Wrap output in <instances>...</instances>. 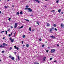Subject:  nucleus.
Returning <instances> with one entry per match:
<instances>
[{"mask_svg":"<svg viewBox=\"0 0 64 64\" xmlns=\"http://www.w3.org/2000/svg\"><path fill=\"white\" fill-rule=\"evenodd\" d=\"M10 40L11 41V42L12 43H13V42H14V39H12L11 38H10Z\"/></svg>","mask_w":64,"mask_h":64,"instance_id":"1","label":"nucleus"},{"mask_svg":"<svg viewBox=\"0 0 64 64\" xmlns=\"http://www.w3.org/2000/svg\"><path fill=\"white\" fill-rule=\"evenodd\" d=\"M55 51V50L51 49L50 52L51 53H54Z\"/></svg>","mask_w":64,"mask_h":64,"instance_id":"2","label":"nucleus"},{"mask_svg":"<svg viewBox=\"0 0 64 64\" xmlns=\"http://www.w3.org/2000/svg\"><path fill=\"white\" fill-rule=\"evenodd\" d=\"M28 10H28V12H32V10L30 8H28Z\"/></svg>","mask_w":64,"mask_h":64,"instance_id":"3","label":"nucleus"},{"mask_svg":"<svg viewBox=\"0 0 64 64\" xmlns=\"http://www.w3.org/2000/svg\"><path fill=\"white\" fill-rule=\"evenodd\" d=\"M17 23H15V25L14 26V28H16L17 27Z\"/></svg>","mask_w":64,"mask_h":64,"instance_id":"4","label":"nucleus"},{"mask_svg":"<svg viewBox=\"0 0 64 64\" xmlns=\"http://www.w3.org/2000/svg\"><path fill=\"white\" fill-rule=\"evenodd\" d=\"M3 46V45H1L0 46V47H2L1 48H6V47H5V46Z\"/></svg>","mask_w":64,"mask_h":64,"instance_id":"5","label":"nucleus"},{"mask_svg":"<svg viewBox=\"0 0 64 64\" xmlns=\"http://www.w3.org/2000/svg\"><path fill=\"white\" fill-rule=\"evenodd\" d=\"M60 26H61V28H64V25L62 24H61Z\"/></svg>","mask_w":64,"mask_h":64,"instance_id":"6","label":"nucleus"},{"mask_svg":"<svg viewBox=\"0 0 64 64\" xmlns=\"http://www.w3.org/2000/svg\"><path fill=\"white\" fill-rule=\"evenodd\" d=\"M50 37L52 39H55V36H50Z\"/></svg>","mask_w":64,"mask_h":64,"instance_id":"7","label":"nucleus"},{"mask_svg":"<svg viewBox=\"0 0 64 64\" xmlns=\"http://www.w3.org/2000/svg\"><path fill=\"white\" fill-rule=\"evenodd\" d=\"M11 59L12 60H14V57L12 56V58H11Z\"/></svg>","mask_w":64,"mask_h":64,"instance_id":"8","label":"nucleus"},{"mask_svg":"<svg viewBox=\"0 0 64 64\" xmlns=\"http://www.w3.org/2000/svg\"><path fill=\"white\" fill-rule=\"evenodd\" d=\"M34 1H36V2H38V3H40V1H38V0H34Z\"/></svg>","mask_w":64,"mask_h":64,"instance_id":"9","label":"nucleus"},{"mask_svg":"<svg viewBox=\"0 0 64 64\" xmlns=\"http://www.w3.org/2000/svg\"><path fill=\"white\" fill-rule=\"evenodd\" d=\"M45 59H46V57H44L43 58V60L44 61H45Z\"/></svg>","mask_w":64,"mask_h":64,"instance_id":"10","label":"nucleus"},{"mask_svg":"<svg viewBox=\"0 0 64 64\" xmlns=\"http://www.w3.org/2000/svg\"><path fill=\"white\" fill-rule=\"evenodd\" d=\"M49 25H50V24L48 23H47V26H49Z\"/></svg>","mask_w":64,"mask_h":64,"instance_id":"11","label":"nucleus"},{"mask_svg":"<svg viewBox=\"0 0 64 64\" xmlns=\"http://www.w3.org/2000/svg\"><path fill=\"white\" fill-rule=\"evenodd\" d=\"M23 27V26H21L20 28H18L19 29H21V28H22Z\"/></svg>","mask_w":64,"mask_h":64,"instance_id":"12","label":"nucleus"},{"mask_svg":"<svg viewBox=\"0 0 64 64\" xmlns=\"http://www.w3.org/2000/svg\"><path fill=\"white\" fill-rule=\"evenodd\" d=\"M26 47H29V44H26Z\"/></svg>","mask_w":64,"mask_h":64,"instance_id":"13","label":"nucleus"},{"mask_svg":"<svg viewBox=\"0 0 64 64\" xmlns=\"http://www.w3.org/2000/svg\"><path fill=\"white\" fill-rule=\"evenodd\" d=\"M58 12H59V13H60V12H61V9L58 10Z\"/></svg>","mask_w":64,"mask_h":64,"instance_id":"14","label":"nucleus"},{"mask_svg":"<svg viewBox=\"0 0 64 64\" xmlns=\"http://www.w3.org/2000/svg\"><path fill=\"white\" fill-rule=\"evenodd\" d=\"M19 14H20L19 12H17L16 13V15H19Z\"/></svg>","mask_w":64,"mask_h":64,"instance_id":"15","label":"nucleus"},{"mask_svg":"<svg viewBox=\"0 0 64 64\" xmlns=\"http://www.w3.org/2000/svg\"><path fill=\"white\" fill-rule=\"evenodd\" d=\"M51 29H52V30H54V28L53 27H52Z\"/></svg>","mask_w":64,"mask_h":64,"instance_id":"16","label":"nucleus"},{"mask_svg":"<svg viewBox=\"0 0 64 64\" xmlns=\"http://www.w3.org/2000/svg\"><path fill=\"white\" fill-rule=\"evenodd\" d=\"M8 7H10L9 6H4V8H8Z\"/></svg>","mask_w":64,"mask_h":64,"instance_id":"17","label":"nucleus"},{"mask_svg":"<svg viewBox=\"0 0 64 64\" xmlns=\"http://www.w3.org/2000/svg\"><path fill=\"white\" fill-rule=\"evenodd\" d=\"M52 28H51L50 30V32H52Z\"/></svg>","mask_w":64,"mask_h":64,"instance_id":"18","label":"nucleus"},{"mask_svg":"<svg viewBox=\"0 0 64 64\" xmlns=\"http://www.w3.org/2000/svg\"><path fill=\"white\" fill-rule=\"evenodd\" d=\"M37 62H35L34 63V64H39V63H37Z\"/></svg>","mask_w":64,"mask_h":64,"instance_id":"19","label":"nucleus"},{"mask_svg":"<svg viewBox=\"0 0 64 64\" xmlns=\"http://www.w3.org/2000/svg\"><path fill=\"white\" fill-rule=\"evenodd\" d=\"M24 20L26 21H27L28 22H29V20H27L26 19H24Z\"/></svg>","mask_w":64,"mask_h":64,"instance_id":"20","label":"nucleus"},{"mask_svg":"<svg viewBox=\"0 0 64 64\" xmlns=\"http://www.w3.org/2000/svg\"><path fill=\"white\" fill-rule=\"evenodd\" d=\"M36 24H38V25H39V23L38 22H36Z\"/></svg>","mask_w":64,"mask_h":64,"instance_id":"21","label":"nucleus"},{"mask_svg":"<svg viewBox=\"0 0 64 64\" xmlns=\"http://www.w3.org/2000/svg\"><path fill=\"white\" fill-rule=\"evenodd\" d=\"M29 30L30 31H31V28L30 27V28H29Z\"/></svg>","mask_w":64,"mask_h":64,"instance_id":"22","label":"nucleus"},{"mask_svg":"<svg viewBox=\"0 0 64 64\" xmlns=\"http://www.w3.org/2000/svg\"><path fill=\"white\" fill-rule=\"evenodd\" d=\"M20 14H23V12H20Z\"/></svg>","mask_w":64,"mask_h":64,"instance_id":"23","label":"nucleus"},{"mask_svg":"<svg viewBox=\"0 0 64 64\" xmlns=\"http://www.w3.org/2000/svg\"><path fill=\"white\" fill-rule=\"evenodd\" d=\"M17 47L16 46H14V49H16V48H17Z\"/></svg>","mask_w":64,"mask_h":64,"instance_id":"24","label":"nucleus"},{"mask_svg":"<svg viewBox=\"0 0 64 64\" xmlns=\"http://www.w3.org/2000/svg\"><path fill=\"white\" fill-rule=\"evenodd\" d=\"M6 44L5 43H4L2 44L3 46H5Z\"/></svg>","mask_w":64,"mask_h":64,"instance_id":"25","label":"nucleus"},{"mask_svg":"<svg viewBox=\"0 0 64 64\" xmlns=\"http://www.w3.org/2000/svg\"><path fill=\"white\" fill-rule=\"evenodd\" d=\"M18 60H20V58H19V56H18Z\"/></svg>","mask_w":64,"mask_h":64,"instance_id":"26","label":"nucleus"},{"mask_svg":"<svg viewBox=\"0 0 64 64\" xmlns=\"http://www.w3.org/2000/svg\"><path fill=\"white\" fill-rule=\"evenodd\" d=\"M5 32V31L4 30H3L1 32V33H3V32Z\"/></svg>","mask_w":64,"mask_h":64,"instance_id":"27","label":"nucleus"},{"mask_svg":"<svg viewBox=\"0 0 64 64\" xmlns=\"http://www.w3.org/2000/svg\"><path fill=\"white\" fill-rule=\"evenodd\" d=\"M59 2V0H56V2L57 3H58V2Z\"/></svg>","mask_w":64,"mask_h":64,"instance_id":"28","label":"nucleus"},{"mask_svg":"<svg viewBox=\"0 0 64 64\" xmlns=\"http://www.w3.org/2000/svg\"><path fill=\"white\" fill-rule=\"evenodd\" d=\"M26 36L25 35H24L22 36L23 38H25V37Z\"/></svg>","mask_w":64,"mask_h":64,"instance_id":"29","label":"nucleus"},{"mask_svg":"<svg viewBox=\"0 0 64 64\" xmlns=\"http://www.w3.org/2000/svg\"><path fill=\"white\" fill-rule=\"evenodd\" d=\"M26 8H28V7H29V6H26Z\"/></svg>","mask_w":64,"mask_h":64,"instance_id":"30","label":"nucleus"},{"mask_svg":"<svg viewBox=\"0 0 64 64\" xmlns=\"http://www.w3.org/2000/svg\"><path fill=\"white\" fill-rule=\"evenodd\" d=\"M56 24H54V27H56Z\"/></svg>","mask_w":64,"mask_h":64,"instance_id":"31","label":"nucleus"},{"mask_svg":"<svg viewBox=\"0 0 64 64\" xmlns=\"http://www.w3.org/2000/svg\"><path fill=\"white\" fill-rule=\"evenodd\" d=\"M44 44H43L42 46V47H44Z\"/></svg>","mask_w":64,"mask_h":64,"instance_id":"32","label":"nucleus"},{"mask_svg":"<svg viewBox=\"0 0 64 64\" xmlns=\"http://www.w3.org/2000/svg\"><path fill=\"white\" fill-rule=\"evenodd\" d=\"M29 8H25V10H28V9Z\"/></svg>","mask_w":64,"mask_h":64,"instance_id":"33","label":"nucleus"},{"mask_svg":"<svg viewBox=\"0 0 64 64\" xmlns=\"http://www.w3.org/2000/svg\"><path fill=\"white\" fill-rule=\"evenodd\" d=\"M16 49H17L18 50H19V48L18 47H17V48H16Z\"/></svg>","mask_w":64,"mask_h":64,"instance_id":"34","label":"nucleus"},{"mask_svg":"<svg viewBox=\"0 0 64 64\" xmlns=\"http://www.w3.org/2000/svg\"><path fill=\"white\" fill-rule=\"evenodd\" d=\"M6 35H7V31H6Z\"/></svg>","mask_w":64,"mask_h":64,"instance_id":"35","label":"nucleus"},{"mask_svg":"<svg viewBox=\"0 0 64 64\" xmlns=\"http://www.w3.org/2000/svg\"><path fill=\"white\" fill-rule=\"evenodd\" d=\"M8 20L9 21H10V20H11V18H9L8 19Z\"/></svg>","mask_w":64,"mask_h":64,"instance_id":"36","label":"nucleus"},{"mask_svg":"<svg viewBox=\"0 0 64 64\" xmlns=\"http://www.w3.org/2000/svg\"><path fill=\"white\" fill-rule=\"evenodd\" d=\"M8 36L9 37H10L11 36V34H8Z\"/></svg>","mask_w":64,"mask_h":64,"instance_id":"37","label":"nucleus"},{"mask_svg":"<svg viewBox=\"0 0 64 64\" xmlns=\"http://www.w3.org/2000/svg\"><path fill=\"white\" fill-rule=\"evenodd\" d=\"M42 40V39L41 38H40L39 39V41H41V40Z\"/></svg>","mask_w":64,"mask_h":64,"instance_id":"38","label":"nucleus"},{"mask_svg":"<svg viewBox=\"0 0 64 64\" xmlns=\"http://www.w3.org/2000/svg\"><path fill=\"white\" fill-rule=\"evenodd\" d=\"M9 57L10 58H12V57H11V56H9Z\"/></svg>","mask_w":64,"mask_h":64,"instance_id":"39","label":"nucleus"},{"mask_svg":"<svg viewBox=\"0 0 64 64\" xmlns=\"http://www.w3.org/2000/svg\"><path fill=\"white\" fill-rule=\"evenodd\" d=\"M10 50H11V49H12V47H10Z\"/></svg>","mask_w":64,"mask_h":64,"instance_id":"40","label":"nucleus"},{"mask_svg":"<svg viewBox=\"0 0 64 64\" xmlns=\"http://www.w3.org/2000/svg\"><path fill=\"white\" fill-rule=\"evenodd\" d=\"M54 30H56V31H57V29H56V28H54Z\"/></svg>","mask_w":64,"mask_h":64,"instance_id":"41","label":"nucleus"},{"mask_svg":"<svg viewBox=\"0 0 64 64\" xmlns=\"http://www.w3.org/2000/svg\"><path fill=\"white\" fill-rule=\"evenodd\" d=\"M46 52H47V53H48V50H46Z\"/></svg>","mask_w":64,"mask_h":64,"instance_id":"42","label":"nucleus"},{"mask_svg":"<svg viewBox=\"0 0 64 64\" xmlns=\"http://www.w3.org/2000/svg\"><path fill=\"white\" fill-rule=\"evenodd\" d=\"M22 44H23V40L22 41Z\"/></svg>","mask_w":64,"mask_h":64,"instance_id":"43","label":"nucleus"},{"mask_svg":"<svg viewBox=\"0 0 64 64\" xmlns=\"http://www.w3.org/2000/svg\"><path fill=\"white\" fill-rule=\"evenodd\" d=\"M52 58H50V60H52Z\"/></svg>","mask_w":64,"mask_h":64,"instance_id":"44","label":"nucleus"},{"mask_svg":"<svg viewBox=\"0 0 64 64\" xmlns=\"http://www.w3.org/2000/svg\"><path fill=\"white\" fill-rule=\"evenodd\" d=\"M16 32H15L14 34V36H15V34H16Z\"/></svg>","mask_w":64,"mask_h":64,"instance_id":"45","label":"nucleus"},{"mask_svg":"<svg viewBox=\"0 0 64 64\" xmlns=\"http://www.w3.org/2000/svg\"><path fill=\"white\" fill-rule=\"evenodd\" d=\"M10 28H11V29H12V28H13V26H11V27H10Z\"/></svg>","mask_w":64,"mask_h":64,"instance_id":"46","label":"nucleus"},{"mask_svg":"<svg viewBox=\"0 0 64 64\" xmlns=\"http://www.w3.org/2000/svg\"><path fill=\"white\" fill-rule=\"evenodd\" d=\"M2 53H4V50H3V51H2Z\"/></svg>","mask_w":64,"mask_h":64,"instance_id":"47","label":"nucleus"},{"mask_svg":"<svg viewBox=\"0 0 64 64\" xmlns=\"http://www.w3.org/2000/svg\"><path fill=\"white\" fill-rule=\"evenodd\" d=\"M52 12H55V11L54 10H53L52 11Z\"/></svg>","mask_w":64,"mask_h":64,"instance_id":"48","label":"nucleus"},{"mask_svg":"<svg viewBox=\"0 0 64 64\" xmlns=\"http://www.w3.org/2000/svg\"><path fill=\"white\" fill-rule=\"evenodd\" d=\"M5 46H8V44H6Z\"/></svg>","mask_w":64,"mask_h":64,"instance_id":"49","label":"nucleus"},{"mask_svg":"<svg viewBox=\"0 0 64 64\" xmlns=\"http://www.w3.org/2000/svg\"><path fill=\"white\" fill-rule=\"evenodd\" d=\"M61 14H63L64 13V12H62L61 13Z\"/></svg>","mask_w":64,"mask_h":64,"instance_id":"50","label":"nucleus"},{"mask_svg":"<svg viewBox=\"0 0 64 64\" xmlns=\"http://www.w3.org/2000/svg\"><path fill=\"white\" fill-rule=\"evenodd\" d=\"M30 16H33V15L31 14L30 15Z\"/></svg>","mask_w":64,"mask_h":64,"instance_id":"51","label":"nucleus"},{"mask_svg":"<svg viewBox=\"0 0 64 64\" xmlns=\"http://www.w3.org/2000/svg\"><path fill=\"white\" fill-rule=\"evenodd\" d=\"M57 46H59V44H57Z\"/></svg>","mask_w":64,"mask_h":64,"instance_id":"52","label":"nucleus"},{"mask_svg":"<svg viewBox=\"0 0 64 64\" xmlns=\"http://www.w3.org/2000/svg\"><path fill=\"white\" fill-rule=\"evenodd\" d=\"M22 46H23V47H24V46H25V45H23Z\"/></svg>","mask_w":64,"mask_h":64,"instance_id":"53","label":"nucleus"},{"mask_svg":"<svg viewBox=\"0 0 64 64\" xmlns=\"http://www.w3.org/2000/svg\"><path fill=\"white\" fill-rule=\"evenodd\" d=\"M12 7H14V5H13V4L12 5Z\"/></svg>","mask_w":64,"mask_h":64,"instance_id":"54","label":"nucleus"},{"mask_svg":"<svg viewBox=\"0 0 64 64\" xmlns=\"http://www.w3.org/2000/svg\"><path fill=\"white\" fill-rule=\"evenodd\" d=\"M34 27H37V26H34Z\"/></svg>","mask_w":64,"mask_h":64,"instance_id":"55","label":"nucleus"},{"mask_svg":"<svg viewBox=\"0 0 64 64\" xmlns=\"http://www.w3.org/2000/svg\"><path fill=\"white\" fill-rule=\"evenodd\" d=\"M34 30H32V32H34Z\"/></svg>","mask_w":64,"mask_h":64,"instance_id":"56","label":"nucleus"},{"mask_svg":"<svg viewBox=\"0 0 64 64\" xmlns=\"http://www.w3.org/2000/svg\"><path fill=\"white\" fill-rule=\"evenodd\" d=\"M5 39V37H4L3 38V39Z\"/></svg>","mask_w":64,"mask_h":64,"instance_id":"57","label":"nucleus"},{"mask_svg":"<svg viewBox=\"0 0 64 64\" xmlns=\"http://www.w3.org/2000/svg\"><path fill=\"white\" fill-rule=\"evenodd\" d=\"M0 14H1V11H0Z\"/></svg>","mask_w":64,"mask_h":64,"instance_id":"58","label":"nucleus"},{"mask_svg":"<svg viewBox=\"0 0 64 64\" xmlns=\"http://www.w3.org/2000/svg\"><path fill=\"white\" fill-rule=\"evenodd\" d=\"M12 33H13V32H12L11 33V34L12 35Z\"/></svg>","mask_w":64,"mask_h":64,"instance_id":"59","label":"nucleus"},{"mask_svg":"<svg viewBox=\"0 0 64 64\" xmlns=\"http://www.w3.org/2000/svg\"><path fill=\"white\" fill-rule=\"evenodd\" d=\"M16 61H17V60H18V59H17V58H16Z\"/></svg>","mask_w":64,"mask_h":64,"instance_id":"60","label":"nucleus"},{"mask_svg":"<svg viewBox=\"0 0 64 64\" xmlns=\"http://www.w3.org/2000/svg\"><path fill=\"white\" fill-rule=\"evenodd\" d=\"M54 62H56V60H54Z\"/></svg>","mask_w":64,"mask_h":64,"instance_id":"61","label":"nucleus"},{"mask_svg":"<svg viewBox=\"0 0 64 64\" xmlns=\"http://www.w3.org/2000/svg\"><path fill=\"white\" fill-rule=\"evenodd\" d=\"M44 7H46V6H44Z\"/></svg>","mask_w":64,"mask_h":64,"instance_id":"62","label":"nucleus"},{"mask_svg":"<svg viewBox=\"0 0 64 64\" xmlns=\"http://www.w3.org/2000/svg\"><path fill=\"white\" fill-rule=\"evenodd\" d=\"M16 52H14V54H16Z\"/></svg>","mask_w":64,"mask_h":64,"instance_id":"63","label":"nucleus"},{"mask_svg":"<svg viewBox=\"0 0 64 64\" xmlns=\"http://www.w3.org/2000/svg\"><path fill=\"white\" fill-rule=\"evenodd\" d=\"M46 43H47V42H46Z\"/></svg>","mask_w":64,"mask_h":64,"instance_id":"64","label":"nucleus"}]
</instances>
